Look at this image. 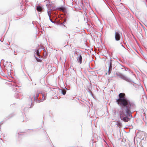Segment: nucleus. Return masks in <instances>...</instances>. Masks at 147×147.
I'll return each instance as SVG.
<instances>
[{
  "label": "nucleus",
  "mask_w": 147,
  "mask_h": 147,
  "mask_svg": "<svg viewBox=\"0 0 147 147\" xmlns=\"http://www.w3.org/2000/svg\"><path fill=\"white\" fill-rule=\"evenodd\" d=\"M77 59L78 62H79L80 64L82 63V57L81 55H80L77 58Z\"/></svg>",
  "instance_id": "20e7f679"
},
{
  "label": "nucleus",
  "mask_w": 147,
  "mask_h": 147,
  "mask_svg": "<svg viewBox=\"0 0 147 147\" xmlns=\"http://www.w3.org/2000/svg\"><path fill=\"white\" fill-rule=\"evenodd\" d=\"M36 60H37V61L38 62H40V59H38L37 58H36Z\"/></svg>",
  "instance_id": "f8f14e48"
},
{
  "label": "nucleus",
  "mask_w": 147,
  "mask_h": 147,
  "mask_svg": "<svg viewBox=\"0 0 147 147\" xmlns=\"http://www.w3.org/2000/svg\"><path fill=\"white\" fill-rule=\"evenodd\" d=\"M49 19L52 22H53L52 21V19H51V18H49Z\"/></svg>",
  "instance_id": "ddd939ff"
},
{
  "label": "nucleus",
  "mask_w": 147,
  "mask_h": 147,
  "mask_svg": "<svg viewBox=\"0 0 147 147\" xmlns=\"http://www.w3.org/2000/svg\"><path fill=\"white\" fill-rule=\"evenodd\" d=\"M61 84H60V85L61 86V88H65V87H64L63 86V85H64V83H61Z\"/></svg>",
  "instance_id": "1a4fd4ad"
},
{
  "label": "nucleus",
  "mask_w": 147,
  "mask_h": 147,
  "mask_svg": "<svg viewBox=\"0 0 147 147\" xmlns=\"http://www.w3.org/2000/svg\"><path fill=\"white\" fill-rule=\"evenodd\" d=\"M125 96L124 93H120L119 95L120 98L117 100V102L122 108L124 109L125 111V113L123 111H120L121 119L125 122H127L130 120V119L128 117L129 116L132 117L131 109L133 107V105L129 100L124 98Z\"/></svg>",
  "instance_id": "f257e3e1"
},
{
  "label": "nucleus",
  "mask_w": 147,
  "mask_h": 147,
  "mask_svg": "<svg viewBox=\"0 0 147 147\" xmlns=\"http://www.w3.org/2000/svg\"><path fill=\"white\" fill-rule=\"evenodd\" d=\"M59 10L63 11L65 10V8L63 7H61L59 8Z\"/></svg>",
  "instance_id": "6e6552de"
},
{
  "label": "nucleus",
  "mask_w": 147,
  "mask_h": 147,
  "mask_svg": "<svg viewBox=\"0 0 147 147\" xmlns=\"http://www.w3.org/2000/svg\"><path fill=\"white\" fill-rule=\"evenodd\" d=\"M115 39L117 40H119L120 39V35L118 32H115Z\"/></svg>",
  "instance_id": "7ed1b4c3"
},
{
  "label": "nucleus",
  "mask_w": 147,
  "mask_h": 147,
  "mask_svg": "<svg viewBox=\"0 0 147 147\" xmlns=\"http://www.w3.org/2000/svg\"><path fill=\"white\" fill-rule=\"evenodd\" d=\"M112 63L111 62H110V64H109V72H110L112 70Z\"/></svg>",
  "instance_id": "423d86ee"
},
{
  "label": "nucleus",
  "mask_w": 147,
  "mask_h": 147,
  "mask_svg": "<svg viewBox=\"0 0 147 147\" xmlns=\"http://www.w3.org/2000/svg\"><path fill=\"white\" fill-rule=\"evenodd\" d=\"M51 11L50 10L49 11H48L47 12L48 15L49 16V18H50L51 17Z\"/></svg>",
  "instance_id": "0eeeda50"
},
{
  "label": "nucleus",
  "mask_w": 147,
  "mask_h": 147,
  "mask_svg": "<svg viewBox=\"0 0 147 147\" xmlns=\"http://www.w3.org/2000/svg\"><path fill=\"white\" fill-rule=\"evenodd\" d=\"M120 77L122 79L126 81L127 82H132L130 78L125 76L122 75Z\"/></svg>",
  "instance_id": "f03ea898"
},
{
  "label": "nucleus",
  "mask_w": 147,
  "mask_h": 147,
  "mask_svg": "<svg viewBox=\"0 0 147 147\" xmlns=\"http://www.w3.org/2000/svg\"><path fill=\"white\" fill-rule=\"evenodd\" d=\"M36 10L38 11L41 12L42 10V8L41 6L38 5L36 7Z\"/></svg>",
  "instance_id": "39448f33"
},
{
  "label": "nucleus",
  "mask_w": 147,
  "mask_h": 147,
  "mask_svg": "<svg viewBox=\"0 0 147 147\" xmlns=\"http://www.w3.org/2000/svg\"><path fill=\"white\" fill-rule=\"evenodd\" d=\"M36 55L37 56H39V51L38 50H37L36 51Z\"/></svg>",
  "instance_id": "9b49d317"
},
{
  "label": "nucleus",
  "mask_w": 147,
  "mask_h": 147,
  "mask_svg": "<svg viewBox=\"0 0 147 147\" xmlns=\"http://www.w3.org/2000/svg\"><path fill=\"white\" fill-rule=\"evenodd\" d=\"M139 86L142 87V86L141 85H139Z\"/></svg>",
  "instance_id": "dca6fc26"
},
{
  "label": "nucleus",
  "mask_w": 147,
  "mask_h": 147,
  "mask_svg": "<svg viewBox=\"0 0 147 147\" xmlns=\"http://www.w3.org/2000/svg\"><path fill=\"white\" fill-rule=\"evenodd\" d=\"M66 21V19H65L64 20V22H65V21Z\"/></svg>",
  "instance_id": "4468645a"
},
{
  "label": "nucleus",
  "mask_w": 147,
  "mask_h": 147,
  "mask_svg": "<svg viewBox=\"0 0 147 147\" xmlns=\"http://www.w3.org/2000/svg\"><path fill=\"white\" fill-rule=\"evenodd\" d=\"M38 94H37V97H38Z\"/></svg>",
  "instance_id": "2eb2a0df"
},
{
  "label": "nucleus",
  "mask_w": 147,
  "mask_h": 147,
  "mask_svg": "<svg viewBox=\"0 0 147 147\" xmlns=\"http://www.w3.org/2000/svg\"><path fill=\"white\" fill-rule=\"evenodd\" d=\"M62 93L63 94L65 95L66 94V91L65 90H63L62 91Z\"/></svg>",
  "instance_id": "9d476101"
}]
</instances>
